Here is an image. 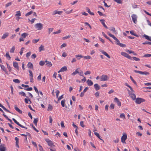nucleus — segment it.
Masks as SVG:
<instances>
[{
    "instance_id": "10",
    "label": "nucleus",
    "mask_w": 151,
    "mask_h": 151,
    "mask_svg": "<svg viewBox=\"0 0 151 151\" xmlns=\"http://www.w3.org/2000/svg\"><path fill=\"white\" fill-rule=\"evenodd\" d=\"M13 65L14 68L17 69L18 70H19V67L17 63L13 62Z\"/></svg>"
},
{
    "instance_id": "43",
    "label": "nucleus",
    "mask_w": 151,
    "mask_h": 151,
    "mask_svg": "<svg viewBox=\"0 0 151 151\" xmlns=\"http://www.w3.org/2000/svg\"><path fill=\"white\" fill-rule=\"evenodd\" d=\"M114 1L118 4H122V0H114Z\"/></svg>"
},
{
    "instance_id": "63",
    "label": "nucleus",
    "mask_w": 151,
    "mask_h": 151,
    "mask_svg": "<svg viewBox=\"0 0 151 151\" xmlns=\"http://www.w3.org/2000/svg\"><path fill=\"white\" fill-rule=\"evenodd\" d=\"M34 88L35 90V91L36 92V93L37 94H39V91H38L37 87L36 86H34Z\"/></svg>"
},
{
    "instance_id": "22",
    "label": "nucleus",
    "mask_w": 151,
    "mask_h": 151,
    "mask_svg": "<svg viewBox=\"0 0 151 151\" xmlns=\"http://www.w3.org/2000/svg\"><path fill=\"white\" fill-rule=\"evenodd\" d=\"M45 63H46L45 64V65H47L49 67H51L52 65V64L51 62H50L47 60H45Z\"/></svg>"
},
{
    "instance_id": "11",
    "label": "nucleus",
    "mask_w": 151,
    "mask_h": 151,
    "mask_svg": "<svg viewBox=\"0 0 151 151\" xmlns=\"http://www.w3.org/2000/svg\"><path fill=\"white\" fill-rule=\"evenodd\" d=\"M67 70V67L66 66H64L61 68L60 70L58 71V73L65 71H66Z\"/></svg>"
},
{
    "instance_id": "54",
    "label": "nucleus",
    "mask_w": 151,
    "mask_h": 151,
    "mask_svg": "<svg viewBox=\"0 0 151 151\" xmlns=\"http://www.w3.org/2000/svg\"><path fill=\"white\" fill-rule=\"evenodd\" d=\"M125 85L127 86L128 87H129L131 90L132 91V92H133L134 91L133 90L132 88L127 83H126L125 84Z\"/></svg>"
},
{
    "instance_id": "59",
    "label": "nucleus",
    "mask_w": 151,
    "mask_h": 151,
    "mask_svg": "<svg viewBox=\"0 0 151 151\" xmlns=\"http://www.w3.org/2000/svg\"><path fill=\"white\" fill-rule=\"evenodd\" d=\"M12 4V3L11 2H9L7 3L5 5V6L6 7H8V6H10Z\"/></svg>"
},
{
    "instance_id": "40",
    "label": "nucleus",
    "mask_w": 151,
    "mask_h": 151,
    "mask_svg": "<svg viewBox=\"0 0 151 151\" xmlns=\"http://www.w3.org/2000/svg\"><path fill=\"white\" fill-rule=\"evenodd\" d=\"M88 87H86L84 89V90L83 91V92H82L81 93V94H83L84 93L86 92L88 90Z\"/></svg>"
},
{
    "instance_id": "6",
    "label": "nucleus",
    "mask_w": 151,
    "mask_h": 151,
    "mask_svg": "<svg viewBox=\"0 0 151 151\" xmlns=\"http://www.w3.org/2000/svg\"><path fill=\"white\" fill-rule=\"evenodd\" d=\"M132 17L133 22L135 24H136L137 22V16L136 14H133L132 16Z\"/></svg>"
},
{
    "instance_id": "35",
    "label": "nucleus",
    "mask_w": 151,
    "mask_h": 151,
    "mask_svg": "<svg viewBox=\"0 0 151 151\" xmlns=\"http://www.w3.org/2000/svg\"><path fill=\"white\" fill-rule=\"evenodd\" d=\"M54 90H53V91L52 92V94H53V93H56V94H59L60 93V91H59L55 90V91H54Z\"/></svg>"
},
{
    "instance_id": "9",
    "label": "nucleus",
    "mask_w": 151,
    "mask_h": 151,
    "mask_svg": "<svg viewBox=\"0 0 151 151\" xmlns=\"http://www.w3.org/2000/svg\"><path fill=\"white\" fill-rule=\"evenodd\" d=\"M6 148L4 145H0V151H5Z\"/></svg>"
},
{
    "instance_id": "25",
    "label": "nucleus",
    "mask_w": 151,
    "mask_h": 151,
    "mask_svg": "<svg viewBox=\"0 0 151 151\" xmlns=\"http://www.w3.org/2000/svg\"><path fill=\"white\" fill-rule=\"evenodd\" d=\"M101 52L104 55L106 56L108 58H110V56L106 52L104 51V50H102Z\"/></svg>"
},
{
    "instance_id": "8",
    "label": "nucleus",
    "mask_w": 151,
    "mask_h": 151,
    "mask_svg": "<svg viewBox=\"0 0 151 151\" xmlns=\"http://www.w3.org/2000/svg\"><path fill=\"white\" fill-rule=\"evenodd\" d=\"M12 120L15 123H16L17 125L19 126L20 127L23 128H25L26 129H27V128L24 127V126H23V125H22L21 124H20L19 123V122H18L15 119L12 118Z\"/></svg>"
},
{
    "instance_id": "29",
    "label": "nucleus",
    "mask_w": 151,
    "mask_h": 151,
    "mask_svg": "<svg viewBox=\"0 0 151 151\" xmlns=\"http://www.w3.org/2000/svg\"><path fill=\"white\" fill-rule=\"evenodd\" d=\"M94 134L99 139H100V140H102L103 141V140L101 139V138H100V137L99 135V133H98V132H94Z\"/></svg>"
},
{
    "instance_id": "49",
    "label": "nucleus",
    "mask_w": 151,
    "mask_h": 151,
    "mask_svg": "<svg viewBox=\"0 0 151 151\" xmlns=\"http://www.w3.org/2000/svg\"><path fill=\"white\" fill-rule=\"evenodd\" d=\"M17 13L15 15V16L16 17H17V16H21V13L20 11H18L17 12Z\"/></svg>"
},
{
    "instance_id": "38",
    "label": "nucleus",
    "mask_w": 151,
    "mask_h": 151,
    "mask_svg": "<svg viewBox=\"0 0 151 151\" xmlns=\"http://www.w3.org/2000/svg\"><path fill=\"white\" fill-rule=\"evenodd\" d=\"M120 117L121 118H123L125 119V115L124 114L122 113L120 114Z\"/></svg>"
},
{
    "instance_id": "23",
    "label": "nucleus",
    "mask_w": 151,
    "mask_h": 151,
    "mask_svg": "<svg viewBox=\"0 0 151 151\" xmlns=\"http://www.w3.org/2000/svg\"><path fill=\"white\" fill-rule=\"evenodd\" d=\"M14 109H15L18 112H19L20 114L22 113V111L19 109L17 107L16 105H15L14 106Z\"/></svg>"
},
{
    "instance_id": "52",
    "label": "nucleus",
    "mask_w": 151,
    "mask_h": 151,
    "mask_svg": "<svg viewBox=\"0 0 151 151\" xmlns=\"http://www.w3.org/2000/svg\"><path fill=\"white\" fill-rule=\"evenodd\" d=\"M49 122L51 124V125H52V119L51 116H50L49 117Z\"/></svg>"
},
{
    "instance_id": "15",
    "label": "nucleus",
    "mask_w": 151,
    "mask_h": 151,
    "mask_svg": "<svg viewBox=\"0 0 151 151\" xmlns=\"http://www.w3.org/2000/svg\"><path fill=\"white\" fill-rule=\"evenodd\" d=\"M86 83L89 86H91L93 85V84L92 81L91 80H90L89 79H88L87 80Z\"/></svg>"
},
{
    "instance_id": "21",
    "label": "nucleus",
    "mask_w": 151,
    "mask_h": 151,
    "mask_svg": "<svg viewBox=\"0 0 151 151\" xmlns=\"http://www.w3.org/2000/svg\"><path fill=\"white\" fill-rule=\"evenodd\" d=\"M27 66L29 68L32 69L33 68V66L31 62H29L27 64Z\"/></svg>"
},
{
    "instance_id": "31",
    "label": "nucleus",
    "mask_w": 151,
    "mask_h": 151,
    "mask_svg": "<svg viewBox=\"0 0 151 151\" xmlns=\"http://www.w3.org/2000/svg\"><path fill=\"white\" fill-rule=\"evenodd\" d=\"M86 9L87 10L88 12L91 15H93L94 14L93 13L91 12L89 8L88 7L86 8Z\"/></svg>"
},
{
    "instance_id": "44",
    "label": "nucleus",
    "mask_w": 151,
    "mask_h": 151,
    "mask_svg": "<svg viewBox=\"0 0 151 151\" xmlns=\"http://www.w3.org/2000/svg\"><path fill=\"white\" fill-rule=\"evenodd\" d=\"M33 13V12L32 11H30L29 12L27 13H26L25 14V16L26 17H27V16H29V15H30L32 13Z\"/></svg>"
},
{
    "instance_id": "2",
    "label": "nucleus",
    "mask_w": 151,
    "mask_h": 151,
    "mask_svg": "<svg viewBox=\"0 0 151 151\" xmlns=\"http://www.w3.org/2000/svg\"><path fill=\"white\" fill-rule=\"evenodd\" d=\"M35 27L37 30H40L43 28V25L41 23H38L35 25Z\"/></svg>"
},
{
    "instance_id": "53",
    "label": "nucleus",
    "mask_w": 151,
    "mask_h": 151,
    "mask_svg": "<svg viewBox=\"0 0 151 151\" xmlns=\"http://www.w3.org/2000/svg\"><path fill=\"white\" fill-rule=\"evenodd\" d=\"M45 62H44V61H41L40 62H39V65H41V66H43L44 64H45Z\"/></svg>"
},
{
    "instance_id": "3",
    "label": "nucleus",
    "mask_w": 151,
    "mask_h": 151,
    "mask_svg": "<svg viewBox=\"0 0 151 151\" xmlns=\"http://www.w3.org/2000/svg\"><path fill=\"white\" fill-rule=\"evenodd\" d=\"M134 71L137 73H139L142 75H148L150 74V73L147 71L142 72L140 71H138L136 70H134Z\"/></svg>"
},
{
    "instance_id": "18",
    "label": "nucleus",
    "mask_w": 151,
    "mask_h": 151,
    "mask_svg": "<svg viewBox=\"0 0 151 151\" xmlns=\"http://www.w3.org/2000/svg\"><path fill=\"white\" fill-rule=\"evenodd\" d=\"M94 88L96 91H98L100 89V86L98 84H95L94 85Z\"/></svg>"
},
{
    "instance_id": "12",
    "label": "nucleus",
    "mask_w": 151,
    "mask_h": 151,
    "mask_svg": "<svg viewBox=\"0 0 151 151\" xmlns=\"http://www.w3.org/2000/svg\"><path fill=\"white\" fill-rule=\"evenodd\" d=\"M114 101L115 102L117 103V105L120 106H121V103L119 100L117 98H115L114 99Z\"/></svg>"
},
{
    "instance_id": "50",
    "label": "nucleus",
    "mask_w": 151,
    "mask_h": 151,
    "mask_svg": "<svg viewBox=\"0 0 151 151\" xmlns=\"http://www.w3.org/2000/svg\"><path fill=\"white\" fill-rule=\"evenodd\" d=\"M29 76L31 77V78L33 77V74L32 71L31 70H29Z\"/></svg>"
},
{
    "instance_id": "46",
    "label": "nucleus",
    "mask_w": 151,
    "mask_h": 151,
    "mask_svg": "<svg viewBox=\"0 0 151 151\" xmlns=\"http://www.w3.org/2000/svg\"><path fill=\"white\" fill-rule=\"evenodd\" d=\"M4 117L8 120H9L12 124H13L12 120L10 119L6 115H4Z\"/></svg>"
},
{
    "instance_id": "26",
    "label": "nucleus",
    "mask_w": 151,
    "mask_h": 151,
    "mask_svg": "<svg viewBox=\"0 0 151 151\" xmlns=\"http://www.w3.org/2000/svg\"><path fill=\"white\" fill-rule=\"evenodd\" d=\"M25 102L27 104H30L31 101L30 99L29 98H25L24 99Z\"/></svg>"
},
{
    "instance_id": "64",
    "label": "nucleus",
    "mask_w": 151,
    "mask_h": 151,
    "mask_svg": "<svg viewBox=\"0 0 151 151\" xmlns=\"http://www.w3.org/2000/svg\"><path fill=\"white\" fill-rule=\"evenodd\" d=\"M131 97L133 99V100H134L136 99V96L135 95H131Z\"/></svg>"
},
{
    "instance_id": "32",
    "label": "nucleus",
    "mask_w": 151,
    "mask_h": 151,
    "mask_svg": "<svg viewBox=\"0 0 151 151\" xmlns=\"http://www.w3.org/2000/svg\"><path fill=\"white\" fill-rule=\"evenodd\" d=\"M78 69H79L78 68L73 73H72V75L74 76V75H76V74H77V73H79V71L78 70Z\"/></svg>"
},
{
    "instance_id": "56",
    "label": "nucleus",
    "mask_w": 151,
    "mask_h": 151,
    "mask_svg": "<svg viewBox=\"0 0 151 151\" xmlns=\"http://www.w3.org/2000/svg\"><path fill=\"white\" fill-rule=\"evenodd\" d=\"M39 39H35V40H32V42L34 43H37L38 42V41H39Z\"/></svg>"
},
{
    "instance_id": "51",
    "label": "nucleus",
    "mask_w": 151,
    "mask_h": 151,
    "mask_svg": "<svg viewBox=\"0 0 151 151\" xmlns=\"http://www.w3.org/2000/svg\"><path fill=\"white\" fill-rule=\"evenodd\" d=\"M131 80L133 82V83H134L135 85H137V83L134 80L132 77L130 76V77Z\"/></svg>"
},
{
    "instance_id": "13",
    "label": "nucleus",
    "mask_w": 151,
    "mask_h": 151,
    "mask_svg": "<svg viewBox=\"0 0 151 151\" xmlns=\"http://www.w3.org/2000/svg\"><path fill=\"white\" fill-rule=\"evenodd\" d=\"M62 12H63L61 11H57V10H55L53 12L52 14L55 15L57 14H58L59 15H60L62 13Z\"/></svg>"
},
{
    "instance_id": "39",
    "label": "nucleus",
    "mask_w": 151,
    "mask_h": 151,
    "mask_svg": "<svg viewBox=\"0 0 151 151\" xmlns=\"http://www.w3.org/2000/svg\"><path fill=\"white\" fill-rule=\"evenodd\" d=\"M76 57L78 60H79L81 58H83V56L79 55H76Z\"/></svg>"
},
{
    "instance_id": "30",
    "label": "nucleus",
    "mask_w": 151,
    "mask_h": 151,
    "mask_svg": "<svg viewBox=\"0 0 151 151\" xmlns=\"http://www.w3.org/2000/svg\"><path fill=\"white\" fill-rule=\"evenodd\" d=\"M48 145L50 147H52L55 146V145H53L52 143V142L51 140L49 142L47 143Z\"/></svg>"
},
{
    "instance_id": "28",
    "label": "nucleus",
    "mask_w": 151,
    "mask_h": 151,
    "mask_svg": "<svg viewBox=\"0 0 151 151\" xmlns=\"http://www.w3.org/2000/svg\"><path fill=\"white\" fill-rule=\"evenodd\" d=\"M65 99L63 100L61 102V104L62 107L65 106Z\"/></svg>"
},
{
    "instance_id": "58",
    "label": "nucleus",
    "mask_w": 151,
    "mask_h": 151,
    "mask_svg": "<svg viewBox=\"0 0 151 151\" xmlns=\"http://www.w3.org/2000/svg\"><path fill=\"white\" fill-rule=\"evenodd\" d=\"M142 44L143 45L149 44L151 45V42L147 41L144 42H143Z\"/></svg>"
},
{
    "instance_id": "7",
    "label": "nucleus",
    "mask_w": 151,
    "mask_h": 151,
    "mask_svg": "<svg viewBox=\"0 0 151 151\" xmlns=\"http://www.w3.org/2000/svg\"><path fill=\"white\" fill-rule=\"evenodd\" d=\"M108 77L106 75H103L101 77L100 80L101 81H106L108 80Z\"/></svg>"
},
{
    "instance_id": "16",
    "label": "nucleus",
    "mask_w": 151,
    "mask_h": 151,
    "mask_svg": "<svg viewBox=\"0 0 151 151\" xmlns=\"http://www.w3.org/2000/svg\"><path fill=\"white\" fill-rule=\"evenodd\" d=\"M15 139L16 141V145L17 147L19 148V138L16 137L15 138Z\"/></svg>"
},
{
    "instance_id": "57",
    "label": "nucleus",
    "mask_w": 151,
    "mask_h": 151,
    "mask_svg": "<svg viewBox=\"0 0 151 151\" xmlns=\"http://www.w3.org/2000/svg\"><path fill=\"white\" fill-rule=\"evenodd\" d=\"M61 32V30H59L56 32H53V34H58L60 33Z\"/></svg>"
},
{
    "instance_id": "34",
    "label": "nucleus",
    "mask_w": 151,
    "mask_h": 151,
    "mask_svg": "<svg viewBox=\"0 0 151 151\" xmlns=\"http://www.w3.org/2000/svg\"><path fill=\"white\" fill-rule=\"evenodd\" d=\"M21 135L23 136H25V139H27V136H30V134L28 132L26 133V134H21Z\"/></svg>"
},
{
    "instance_id": "48",
    "label": "nucleus",
    "mask_w": 151,
    "mask_h": 151,
    "mask_svg": "<svg viewBox=\"0 0 151 151\" xmlns=\"http://www.w3.org/2000/svg\"><path fill=\"white\" fill-rule=\"evenodd\" d=\"M27 35H28L26 33H23L21 35L24 38H25L26 37Z\"/></svg>"
},
{
    "instance_id": "42",
    "label": "nucleus",
    "mask_w": 151,
    "mask_h": 151,
    "mask_svg": "<svg viewBox=\"0 0 151 151\" xmlns=\"http://www.w3.org/2000/svg\"><path fill=\"white\" fill-rule=\"evenodd\" d=\"M13 81L17 83H20V81L18 79H15L13 80Z\"/></svg>"
},
{
    "instance_id": "62",
    "label": "nucleus",
    "mask_w": 151,
    "mask_h": 151,
    "mask_svg": "<svg viewBox=\"0 0 151 151\" xmlns=\"http://www.w3.org/2000/svg\"><path fill=\"white\" fill-rule=\"evenodd\" d=\"M78 73L81 76H82L83 77L84 76L83 75V72L82 71H81L80 72H79V73Z\"/></svg>"
},
{
    "instance_id": "24",
    "label": "nucleus",
    "mask_w": 151,
    "mask_h": 151,
    "mask_svg": "<svg viewBox=\"0 0 151 151\" xmlns=\"http://www.w3.org/2000/svg\"><path fill=\"white\" fill-rule=\"evenodd\" d=\"M102 35L107 39L109 41H110L112 43H113V42L111 40L110 38L108 37L104 33V32H102Z\"/></svg>"
},
{
    "instance_id": "33",
    "label": "nucleus",
    "mask_w": 151,
    "mask_h": 151,
    "mask_svg": "<svg viewBox=\"0 0 151 151\" xmlns=\"http://www.w3.org/2000/svg\"><path fill=\"white\" fill-rule=\"evenodd\" d=\"M38 121V119L37 118L34 119L33 123L35 125V126L37 125V123Z\"/></svg>"
},
{
    "instance_id": "47",
    "label": "nucleus",
    "mask_w": 151,
    "mask_h": 151,
    "mask_svg": "<svg viewBox=\"0 0 151 151\" xmlns=\"http://www.w3.org/2000/svg\"><path fill=\"white\" fill-rule=\"evenodd\" d=\"M132 59H134V60L135 61H139V60H140V59L139 58H136V57H132Z\"/></svg>"
},
{
    "instance_id": "27",
    "label": "nucleus",
    "mask_w": 151,
    "mask_h": 151,
    "mask_svg": "<svg viewBox=\"0 0 151 151\" xmlns=\"http://www.w3.org/2000/svg\"><path fill=\"white\" fill-rule=\"evenodd\" d=\"M39 52H41L42 51L45 50L44 46L42 45H41L39 47Z\"/></svg>"
},
{
    "instance_id": "60",
    "label": "nucleus",
    "mask_w": 151,
    "mask_h": 151,
    "mask_svg": "<svg viewBox=\"0 0 151 151\" xmlns=\"http://www.w3.org/2000/svg\"><path fill=\"white\" fill-rule=\"evenodd\" d=\"M80 125L81 126L83 127H85V125L83 124V121H81L80 122Z\"/></svg>"
},
{
    "instance_id": "20",
    "label": "nucleus",
    "mask_w": 151,
    "mask_h": 151,
    "mask_svg": "<svg viewBox=\"0 0 151 151\" xmlns=\"http://www.w3.org/2000/svg\"><path fill=\"white\" fill-rule=\"evenodd\" d=\"M9 33L7 32L5 33L4 34L3 36L1 37V39H5L6 37L9 36Z\"/></svg>"
},
{
    "instance_id": "37",
    "label": "nucleus",
    "mask_w": 151,
    "mask_h": 151,
    "mask_svg": "<svg viewBox=\"0 0 151 151\" xmlns=\"http://www.w3.org/2000/svg\"><path fill=\"white\" fill-rule=\"evenodd\" d=\"M52 108H53L52 106L50 105H49L48 107L47 110L48 111H52Z\"/></svg>"
},
{
    "instance_id": "14",
    "label": "nucleus",
    "mask_w": 151,
    "mask_h": 151,
    "mask_svg": "<svg viewBox=\"0 0 151 151\" xmlns=\"http://www.w3.org/2000/svg\"><path fill=\"white\" fill-rule=\"evenodd\" d=\"M143 37H144L145 39H147V40L151 41V37H149L145 34H144L143 35Z\"/></svg>"
},
{
    "instance_id": "1",
    "label": "nucleus",
    "mask_w": 151,
    "mask_h": 151,
    "mask_svg": "<svg viewBox=\"0 0 151 151\" xmlns=\"http://www.w3.org/2000/svg\"><path fill=\"white\" fill-rule=\"evenodd\" d=\"M127 135L126 133H123L121 138V142L123 143H126L125 140L127 139Z\"/></svg>"
},
{
    "instance_id": "17",
    "label": "nucleus",
    "mask_w": 151,
    "mask_h": 151,
    "mask_svg": "<svg viewBox=\"0 0 151 151\" xmlns=\"http://www.w3.org/2000/svg\"><path fill=\"white\" fill-rule=\"evenodd\" d=\"M100 21L101 22V23L102 24H103V26L105 28H106V29L108 28L107 26L106 25V24H105V23H104L105 21H104V19H100Z\"/></svg>"
},
{
    "instance_id": "45",
    "label": "nucleus",
    "mask_w": 151,
    "mask_h": 151,
    "mask_svg": "<svg viewBox=\"0 0 151 151\" xmlns=\"http://www.w3.org/2000/svg\"><path fill=\"white\" fill-rule=\"evenodd\" d=\"M6 65H7V68L8 70H9V71L10 72H11L12 71V69L10 67V65L7 63H6Z\"/></svg>"
},
{
    "instance_id": "41",
    "label": "nucleus",
    "mask_w": 151,
    "mask_h": 151,
    "mask_svg": "<svg viewBox=\"0 0 151 151\" xmlns=\"http://www.w3.org/2000/svg\"><path fill=\"white\" fill-rule=\"evenodd\" d=\"M15 49V47L14 46H13L12 48L11 49L10 52L11 53H14V50Z\"/></svg>"
},
{
    "instance_id": "36",
    "label": "nucleus",
    "mask_w": 151,
    "mask_h": 151,
    "mask_svg": "<svg viewBox=\"0 0 151 151\" xmlns=\"http://www.w3.org/2000/svg\"><path fill=\"white\" fill-rule=\"evenodd\" d=\"M6 57L7 58H9L8 59L9 60H10L11 58L10 56L9 55V52H7L6 53Z\"/></svg>"
},
{
    "instance_id": "55",
    "label": "nucleus",
    "mask_w": 151,
    "mask_h": 151,
    "mask_svg": "<svg viewBox=\"0 0 151 151\" xmlns=\"http://www.w3.org/2000/svg\"><path fill=\"white\" fill-rule=\"evenodd\" d=\"M38 146L40 151H43V150L42 146L40 145H39Z\"/></svg>"
},
{
    "instance_id": "5",
    "label": "nucleus",
    "mask_w": 151,
    "mask_h": 151,
    "mask_svg": "<svg viewBox=\"0 0 151 151\" xmlns=\"http://www.w3.org/2000/svg\"><path fill=\"white\" fill-rule=\"evenodd\" d=\"M121 54L122 55L127 58L129 59L132 60V57H131L130 56H129V55L126 52H121Z\"/></svg>"
},
{
    "instance_id": "19",
    "label": "nucleus",
    "mask_w": 151,
    "mask_h": 151,
    "mask_svg": "<svg viewBox=\"0 0 151 151\" xmlns=\"http://www.w3.org/2000/svg\"><path fill=\"white\" fill-rule=\"evenodd\" d=\"M1 68L2 70L5 72L6 74H8L7 72V71L6 69L5 68L4 66L3 65H0Z\"/></svg>"
},
{
    "instance_id": "4",
    "label": "nucleus",
    "mask_w": 151,
    "mask_h": 151,
    "mask_svg": "<svg viewBox=\"0 0 151 151\" xmlns=\"http://www.w3.org/2000/svg\"><path fill=\"white\" fill-rule=\"evenodd\" d=\"M145 101L144 99L141 98H137L136 99V103L138 104H140L141 103Z\"/></svg>"
},
{
    "instance_id": "61",
    "label": "nucleus",
    "mask_w": 151,
    "mask_h": 151,
    "mask_svg": "<svg viewBox=\"0 0 151 151\" xmlns=\"http://www.w3.org/2000/svg\"><path fill=\"white\" fill-rule=\"evenodd\" d=\"M70 36H71L70 35H69L67 36L64 37H63V40H65V39H67L69 38L70 37Z\"/></svg>"
}]
</instances>
